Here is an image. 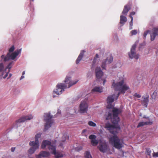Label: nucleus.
Here are the masks:
<instances>
[{
	"mask_svg": "<svg viewBox=\"0 0 158 158\" xmlns=\"http://www.w3.org/2000/svg\"><path fill=\"white\" fill-rule=\"evenodd\" d=\"M42 135V133L41 132H38L37 133L35 136V140L39 141L38 139L40 138Z\"/></svg>",
	"mask_w": 158,
	"mask_h": 158,
	"instance_id": "obj_28",
	"label": "nucleus"
},
{
	"mask_svg": "<svg viewBox=\"0 0 158 158\" xmlns=\"http://www.w3.org/2000/svg\"><path fill=\"white\" fill-rule=\"evenodd\" d=\"M29 145L32 147L35 148L37 149L39 148L40 143L39 141L35 140V141L30 142Z\"/></svg>",
	"mask_w": 158,
	"mask_h": 158,
	"instance_id": "obj_18",
	"label": "nucleus"
},
{
	"mask_svg": "<svg viewBox=\"0 0 158 158\" xmlns=\"http://www.w3.org/2000/svg\"><path fill=\"white\" fill-rule=\"evenodd\" d=\"M134 96L135 97H137L138 98H140L141 97V95L140 94H138L137 93H135V94Z\"/></svg>",
	"mask_w": 158,
	"mask_h": 158,
	"instance_id": "obj_41",
	"label": "nucleus"
},
{
	"mask_svg": "<svg viewBox=\"0 0 158 158\" xmlns=\"http://www.w3.org/2000/svg\"><path fill=\"white\" fill-rule=\"evenodd\" d=\"M136 45L134 44L132 47L130 52L128 53L129 57L131 59L134 58L138 60L139 57V55L135 52V49Z\"/></svg>",
	"mask_w": 158,
	"mask_h": 158,
	"instance_id": "obj_7",
	"label": "nucleus"
},
{
	"mask_svg": "<svg viewBox=\"0 0 158 158\" xmlns=\"http://www.w3.org/2000/svg\"><path fill=\"white\" fill-rule=\"evenodd\" d=\"M149 96L148 94H146L145 97H143L142 98L143 99V104L146 107H147L148 104L149 102Z\"/></svg>",
	"mask_w": 158,
	"mask_h": 158,
	"instance_id": "obj_22",
	"label": "nucleus"
},
{
	"mask_svg": "<svg viewBox=\"0 0 158 158\" xmlns=\"http://www.w3.org/2000/svg\"><path fill=\"white\" fill-rule=\"evenodd\" d=\"M98 54H97L96 56H95V57L94 58V60H93V62L94 63H95V61H96V58H98Z\"/></svg>",
	"mask_w": 158,
	"mask_h": 158,
	"instance_id": "obj_40",
	"label": "nucleus"
},
{
	"mask_svg": "<svg viewBox=\"0 0 158 158\" xmlns=\"http://www.w3.org/2000/svg\"><path fill=\"white\" fill-rule=\"evenodd\" d=\"M146 156L147 158H151V151L150 149H146Z\"/></svg>",
	"mask_w": 158,
	"mask_h": 158,
	"instance_id": "obj_30",
	"label": "nucleus"
},
{
	"mask_svg": "<svg viewBox=\"0 0 158 158\" xmlns=\"http://www.w3.org/2000/svg\"><path fill=\"white\" fill-rule=\"evenodd\" d=\"M15 148H11V151L12 152H14L15 151Z\"/></svg>",
	"mask_w": 158,
	"mask_h": 158,
	"instance_id": "obj_43",
	"label": "nucleus"
},
{
	"mask_svg": "<svg viewBox=\"0 0 158 158\" xmlns=\"http://www.w3.org/2000/svg\"><path fill=\"white\" fill-rule=\"evenodd\" d=\"M52 116L50 115V113H45L44 115V120L46 122L45 127V129L47 130L51 126L53 123L52 118Z\"/></svg>",
	"mask_w": 158,
	"mask_h": 158,
	"instance_id": "obj_4",
	"label": "nucleus"
},
{
	"mask_svg": "<svg viewBox=\"0 0 158 158\" xmlns=\"http://www.w3.org/2000/svg\"><path fill=\"white\" fill-rule=\"evenodd\" d=\"M133 18H132L131 20L130 23V29H131L132 28Z\"/></svg>",
	"mask_w": 158,
	"mask_h": 158,
	"instance_id": "obj_35",
	"label": "nucleus"
},
{
	"mask_svg": "<svg viewBox=\"0 0 158 158\" xmlns=\"http://www.w3.org/2000/svg\"><path fill=\"white\" fill-rule=\"evenodd\" d=\"M24 78V75H22L20 78V80H21L22 79H23Z\"/></svg>",
	"mask_w": 158,
	"mask_h": 158,
	"instance_id": "obj_44",
	"label": "nucleus"
},
{
	"mask_svg": "<svg viewBox=\"0 0 158 158\" xmlns=\"http://www.w3.org/2000/svg\"><path fill=\"white\" fill-rule=\"evenodd\" d=\"M85 52V51L84 50H82L81 51L80 54L79 55L77 59L76 60V63L77 64H78L80 61L81 60L84 55V54Z\"/></svg>",
	"mask_w": 158,
	"mask_h": 158,
	"instance_id": "obj_24",
	"label": "nucleus"
},
{
	"mask_svg": "<svg viewBox=\"0 0 158 158\" xmlns=\"http://www.w3.org/2000/svg\"><path fill=\"white\" fill-rule=\"evenodd\" d=\"M112 61L113 58L111 56L108 57L105 60H103L101 64L102 69H105L106 65L110 63Z\"/></svg>",
	"mask_w": 158,
	"mask_h": 158,
	"instance_id": "obj_11",
	"label": "nucleus"
},
{
	"mask_svg": "<svg viewBox=\"0 0 158 158\" xmlns=\"http://www.w3.org/2000/svg\"><path fill=\"white\" fill-rule=\"evenodd\" d=\"M96 136L94 135H91L89 136V138L91 140V143L94 146H96L98 143V140L96 139Z\"/></svg>",
	"mask_w": 158,
	"mask_h": 158,
	"instance_id": "obj_15",
	"label": "nucleus"
},
{
	"mask_svg": "<svg viewBox=\"0 0 158 158\" xmlns=\"http://www.w3.org/2000/svg\"><path fill=\"white\" fill-rule=\"evenodd\" d=\"M82 149V147L81 146H80L76 148L75 149L76 151H80Z\"/></svg>",
	"mask_w": 158,
	"mask_h": 158,
	"instance_id": "obj_36",
	"label": "nucleus"
},
{
	"mask_svg": "<svg viewBox=\"0 0 158 158\" xmlns=\"http://www.w3.org/2000/svg\"><path fill=\"white\" fill-rule=\"evenodd\" d=\"M25 74V71H24L22 73V75H24Z\"/></svg>",
	"mask_w": 158,
	"mask_h": 158,
	"instance_id": "obj_46",
	"label": "nucleus"
},
{
	"mask_svg": "<svg viewBox=\"0 0 158 158\" xmlns=\"http://www.w3.org/2000/svg\"><path fill=\"white\" fill-rule=\"evenodd\" d=\"M88 124L89 126L91 127H95L96 126L95 123L91 121H89L88 123Z\"/></svg>",
	"mask_w": 158,
	"mask_h": 158,
	"instance_id": "obj_32",
	"label": "nucleus"
},
{
	"mask_svg": "<svg viewBox=\"0 0 158 158\" xmlns=\"http://www.w3.org/2000/svg\"><path fill=\"white\" fill-rule=\"evenodd\" d=\"M127 20V18L126 16L123 15H121L120 17V23L122 25V26L123 25Z\"/></svg>",
	"mask_w": 158,
	"mask_h": 158,
	"instance_id": "obj_25",
	"label": "nucleus"
},
{
	"mask_svg": "<svg viewBox=\"0 0 158 158\" xmlns=\"http://www.w3.org/2000/svg\"><path fill=\"white\" fill-rule=\"evenodd\" d=\"M110 142L115 148L118 149H120L123 146V140L119 139L116 135L111 137Z\"/></svg>",
	"mask_w": 158,
	"mask_h": 158,
	"instance_id": "obj_3",
	"label": "nucleus"
},
{
	"mask_svg": "<svg viewBox=\"0 0 158 158\" xmlns=\"http://www.w3.org/2000/svg\"><path fill=\"white\" fill-rule=\"evenodd\" d=\"M112 87L116 91H119V92L117 95H110L107 98V111L108 113L106 114V119H111V121L114 125L107 123H106L105 127L111 133L115 134L120 130V127L118 123L119 121L118 115L121 112V110L120 109L114 108L112 103L115 100L117 99L120 93L124 94L127 90L129 89V87L124 82L123 78L122 77L117 82L114 81L112 84Z\"/></svg>",
	"mask_w": 158,
	"mask_h": 158,
	"instance_id": "obj_1",
	"label": "nucleus"
},
{
	"mask_svg": "<svg viewBox=\"0 0 158 158\" xmlns=\"http://www.w3.org/2000/svg\"><path fill=\"white\" fill-rule=\"evenodd\" d=\"M135 12H131L130 14V17L132 19V18H133L132 16V15H135Z\"/></svg>",
	"mask_w": 158,
	"mask_h": 158,
	"instance_id": "obj_38",
	"label": "nucleus"
},
{
	"mask_svg": "<svg viewBox=\"0 0 158 158\" xmlns=\"http://www.w3.org/2000/svg\"><path fill=\"white\" fill-rule=\"evenodd\" d=\"M47 146L49 149V150L52 152V149L53 147H56L55 145H53L52 143L49 141L47 140H44L42 143L41 148L44 149Z\"/></svg>",
	"mask_w": 158,
	"mask_h": 158,
	"instance_id": "obj_9",
	"label": "nucleus"
},
{
	"mask_svg": "<svg viewBox=\"0 0 158 158\" xmlns=\"http://www.w3.org/2000/svg\"><path fill=\"white\" fill-rule=\"evenodd\" d=\"M102 81H103V85H104L105 83L106 82V80L105 79H102Z\"/></svg>",
	"mask_w": 158,
	"mask_h": 158,
	"instance_id": "obj_42",
	"label": "nucleus"
},
{
	"mask_svg": "<svg viewBox=\"0 0 158 158\" xmlns=\"http://www.w3.org/2000/svg\"><path fill=\"white\" fill-rule=\"evenodd\" d=\"M33 117V116L31 114L23 116L16 121V124L18 125V124L20 123H23L26 121L30 120L32 119Z\"/></svg>",
	"mask_w": 158,
	"mask_h": 158,
	"instance_id": "obj_10",
	"label": "nucleus"
},
{
	"mask_svg": "<svg viewBox=\"0 0 158 158\" xmlns=\"http://www.w3.org/2000/svg\"><path fill=\"white\" fill-rule=\"evenodd\" d=\"M52 153L55 155L56 158H61L64 155L63 152H56V147H53L52 149Z\"/></svg>",
	"mask_w": 158,
	"mask_h": 158,
	"instance_id": "obj_13",
	"label": "nucleus"
},
{
	"mask_svg": "<svg viewBox=\"0 0 158 158\" xmlns=\"http://www.w3.org/2000/svg\"><path fill=\"white\" fill-rule=\"evenodd\" d=\"M12 75L11 74V73L9 74V77L7 78V79H8L9 78H10L11 77Z\"/></svg>",
	"mask_w": 158,
	"mask_h": 158,
	"instance_id": "obj_45",
	"label": "nucleus"
},
{
	"mask_svg": "<svg viewBox=\"0 0 158 158\" xmlns=\"http://www.w3.org/2000/svg\"><path fill=\"white\" fill-rule=\"evenodd\" d=\"M5 117L4 116L2 115H0V121H3L5 119Z\"/></svg>",
	"mask_w": 158,
	"mask_h": 158,
	"instance_id": "obj_37",
	"label": "nucleus"
},
{
	"mask_svg": "<svg viewBox=\"0 0 158 158\" xmlns=\"http://www.w3.org/2000/svg\"><path fill=\"white\" fill-rule=\"evenodd\" d=\"M56 95H55L54 94V95H53L52 97H53V98H55L56 97Z\"/></svg>",
	"mask_w": 158,
	"mask_h": 158,
	"instance_id": "obj_47",
	"label": "nucleus"
},
{
	"mask_svg": "<svg viewBox=\"0 0 158 158\" xmlns=\"http://www.w3.org/2000/svg\"><path fill=\"white\" fill-rule=\"evenodd\" d=\"M158 96V94L156 90H155L153 93L151 95V99L153 100H156Z\"/></svg>",
	"mask_w": 158,
	"mask_h": 158,
	"instance_id": "obj_26",
	"label": "nucleus"
},
{
	"mask_svg": "<svg viewBox=\"0 0 158 158\" xmlns=\"http://www.w3.org/2000/svg\"><path fill=\"white\" fill-rule=\"evenodd\" d=\"M138 32V31L137 30H132L131 32L130 33L131 35H136Z\"/></svg>",
	"mask_w": 158,
	"mask_h": 158,
	"instance_id": "obj_33",
	"label": "nucleus"
},
{
	"mask_svg": "<svg viewBox=\"0 0 158 158\" xmlns=\"http://www.w3.org/2000/svg\"><path fill=\"white\" fill-rule=\"evenodd\" d=\"M98 148L100 151L103 153L106 152L109 150L107 144L104 140H100Z\"/></svg>",
	"mask_w": 158,
	"mask_h": 158,
	"instance_id": "obj_6",
	"label": "nucleus"
},
{
	"mask_svg": "<svg viewBox=\"0 0 158 158\" xmlns=\"http://www.w3.org/2000/svg\"><path fill=\"white\" fill-rule=\"evenodd\" d=\"M71 77L70 76H67L65 78L64 81V82L65 83L69 84L68 87V88H69L75 84L78 81V80H76L74 81H71Z\"/></svg>",
	"mask_w": 158,
	"mask_h": 158,
	"instance_id": "obj_12",
	"label": "nucleus"
},
{
	"mask_svg": "<svg viewBox=\"0 0 158 158\" xmlns=\"http://www.w3.org/2000/svg\"><path fill=\"white\" fill-rule=\"evenodd\" d=\"M37 149L35 148L31 147L28 150V152L29 154H32L34 153L35 150Z\"/></svg>",
	"mask_w": 158,
	"mask_h": 158,
	"instance_id": "obj_27",
	"label": "nucleus"
},
{
	"mask_svg": "<svg viewBox=\"0 0 158 158\" xmlns=\"http://www.w3.org/2000/svg\"><path fill=\"white\" fill-rule=\"evenodd\" d=\"M12 62H10L7 65L5 66L7 71H9V72H10V69L12 67Z\"/></svg>",
	"mask_w": 158,
	"mask_h": 158,
	"instance_id": "obj_31",
	"label": "nucleus"
},
{
	"mask_svg": "<svg viewBox=\"0 0 158 158\" xmlns=\"http://www.w3.org/2000/svg\"><path fill=\"white\" fill-rule=\"evenodd\" d=\"M153 156L154 157H158V152H154Z\"/></svg>",
	"mask_w": 158,
	"mask_h": 158,
	"instance_id": "obj_39",
	"label": "nucleus"
},
{
	"mask_svg": "<svg viewBox=\"0 0 158 158\" xmlns=\"http://www.w3.org/2000/svg\"><path fill=\"white\" fill-rule=\"evenodd\" d=\"M85 158H93L89 152L86 151L85 153Z\"/></svg>",
	"mask_w": 158,
	"mask_h": 158,
	"instance_id": "obj_29",
	"label": "nucleus"
},
{
	"mask_svg": "<svg viewBox=\"0 0 158 158\" xmlns=\"http://www.w3.org/2000/svg\"><path fill=\"white\" fill-rule=\"evenodd\" d=\"M15 50V48L14 46H12L9 50V53L6 56H5L4 55H2L1 56L2 59H4V61L6 62L10 59L12 60H14L16 57L19 54H20L21 52L22 49L16 50L14 52L11 53L14 51Z\"/></svg>",
	"mask_w": 158,
	"mask_h": 158,
	"instance_id": "obj_2",
	"label": "nucleus"
},
{
	"mask_svg": "<svg viewBox=\"0 0 158 158\" xmlns=\"http://www.w3.org/2000/svg\"><path fill=\"white\" fill-rule=\"evenodd\" d=\"M59 111H58V113H59Z\"/></svg>",
	"mask_w": 158,
	"mask_h": 158,
	"instance_id": "obj_49",
	"label": "nucleus"
},
{
	"mask_svg": "<svg viewBox=\"0 0 158 158\" xmlns=\"http://www.w3.org/2000/svg\"><path fill=\"white\" fill-rule=\"evenodd\" d=\"M158 35V28H154L152 30L151 34V40L153 41L155 37Z\"/></svg>",
	"mask_w": 158,
	"mask_h": 158,
	"instance_id": "obj_14",
	"label": "nucleus"
},
{
	"mask_svg": "<svg viewBox=\"0 0 158 158\" xmlns=\"http://www.w3.org/2000/svg\"><path fill=\"white\" fill-rule=\"evenodd\" d=\"M88 105L86 101H83L81 103L79 106V111L81 113H83L87 112Z\"/></svg>",
	"mask_w": 158,
	"mask_h": 158,
	"instance_id": "obj_8",
	"label": "nucleus"
},
{
	"mask_svg": "<svg viewBox=\"0 0 158 158\" xmlns=\"http://www.w3.org/2000/svg\"><path fill=\"white\" fill-rule=\"evenodd\" d=\"M122 153H123V154H124V152H123V151H122ZM123 156H124V155H123Z\"/></svg>",
	"mask_w": 158,
	"mask_h": 158,
	"instance_id": "obj_48",
	"label": "nucleus"
},
{
	"mask_svg": "<svg viewBox=\"0 0 158 158\" xmlns=\"http://www.w3.org/2000/svg\"><path fill=\"white\" fill-rule=\"evenodd\" d=\"M50 155V153L47 152L42 151L39 155L36 156V158H41L42 157H48Z\"/></svg>",
	"mask_w": 158,
	"mask_h": 158,
	"instance_id": "obj_19",
	"label": "nucleus"
},
{
	"mask_svg": "<svg viewBox=\"0 0 158 158\" xmlns=\"http://www.w3.org/2000/svg\"><path fill=\"white\" fill-rule=\"evenodd\" d=\"M103 87L101 86H96L92 90V92H97L101 93L103 92Z\"/></svg>",
	"mask_w": 158,
	"mask_h": 158,
	"instance_id": "obj_21",
	"label": "nucleus"
},
{
	"mask_svg": "<svg viewBox=\"0 0 158 158\" xmlns=\"http://www.w3.org/2000/svg\"><path fill=\"white\" fill-rule=\"evenodd\" d=\"M69 139V137L66 134H64V135L62 134L61 136V138L60 139V146H62L63 143H64L65 141L67 139Z\"/></svg>",
	"mask_w": 158,
	"mask_h": 158,
	"instance_id": "obj_20",
	"label": "nucleus"
},
{
	"mask_svg": "<svg viewBox=\"0 0 158 158\" xmlns=\"http://www.w3.org/2000/svg\"><path fill=\"white\" fill-rule=\"evenodd\" d=\"M66 87L63 84L58 83L56 85V88L53 90V92L58 95H60L64 91V89Z\"/></svg>",
	"mask_w": 158,
	"mask_h": 158,
	"instance_id": "obj_5",
	"label": "nucleus"
},
{
	"mask_svg": "<svg viewBox=\"0 0 158 158\" xmlns=\"http://www.w3.org/2000/svg\"><path fill=\"white\" fill-rule=\"evenodd\" d=\"M146 118L148 121L140 122L139 123L138 125L137 126V128H139L140 127H142L145 125H151L152 123V122L150 121V119L149 117H147Z\"/></svg>",
	"mask_w": 158,
	"mask_h": 158,
	"instance_id": "obj_16",
	"label": "nucleus"
},
{
	"mask_svg": "<svg viewBox=\"0 0 158 158\" xmlns=\"http://www.w3.org/2000/svg\"><path fill=\"white\" fill-rule=\"evenodd\" d=\"M131 9V6L129 5H126L125 6L122 14L125 15H127L128 12Z\"/></svg>",
	"mask_w": 158,
	"mask_h": 158,
	"instance_id": "obj_23",
	"label": "nucleus"
},
{
	"mask_svg": "<svg viewBox=\"0 0 158 158\" xmlns=\"http://www.w3.org/2000/svg\"><path fill=\"white\" fill-rule=\"evenodd\" d=\"M149 32L150 31L148 30L145 31L144 32V34L143 35V39H144L145 40L146 39L147 35Z\"/></svg>",
	"mask_w": 158,
	"mask_h": 158,
	"instance_id": "obj_34",
	"label": "nucleus"
},
{
	"mask_svg": "<svg viewBox=\"0 0 158 158\" xmlns=\"http://www.w3.org/2000/svg\"><path fill=\"white\" fill-rule=\"evenodd\" d=\"M95 72L97 78L98 79H101L103 75V72L101 68L100 67H97L95 70Z\"/></svg>",
	"mask_w": 158,
	"mask_h": 158,
	"instance_id": "obj_17",
	"label": "nucleus"
}]
</instances>
